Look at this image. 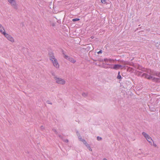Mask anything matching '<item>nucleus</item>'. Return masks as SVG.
Listing matches in <instances>:
<instances>
[{
  "label": "nucleus",
  "instance_id": "20e7f679",
  "mask_svg": "<svg viewBox=\"0 0 160 160\" xmlns=\"http://www.w3.org/2000/svg\"><path fill=\"white\" fill-rule=\"evenodd\" d=\"M8 2L10 3L12 6L15 9H17L18 6L15 0H8Z\"/></svg>",
  "mask_w": 160,
  "mask_h": 160
},
{
  "label": "nucleus",
  "instance_id": "f8f14e48",
  "mask_svg": "<svg viewBox=\"0 0 160 160\" xmlns=\"http://www.w3.org/2000/svg\"><path fill=\"white\" fill-rule=\"evenodd\" d=\"M86 146L87 148L89 150V151H92V149H91L90 145L88 144Z\"/></svg>",
  "mask_w": 160,
  "mask_h": 160
},
{
  "label": "nucleus",
  "instance_id": "b1692460",
  "mask_svg": "<svg viewBox=\"0 0 160 160\" xmlns=\"http://www.w3.org/2000/svg\"><path fill=\"white\" fill-rule=\"evenodd\" d=\"M102 53V50H100V51H99V52H98V54H101Z\"/></svg>",
  "mask_w": 160,
  "mask_h": 160
},
{
  "label": "nucleus",
  "instance_id": "bb28decb",
  "mask_svg": "<svg viewBox=\"0 0 160 160\" xmlns=\"http://www.w3.org/2000/svg\"><path fill=\"white\" fill-rule=\"evenodd\" d=\"M78 138H79V140H80V141H81V139H82V138L81 137V136H79L78 137Z\"/></svg>",
  "mask_w": 160,
  "mask_h": 160
},
{
  "label": "nucleus",
  "instance_id": "9b49d317",
  "mask_svg": "<svg viewBox=\"0 0 160 160\" xmlns=\"http://www.w3.org/2000/svg\"><path fill=\"white\" fill-rule=\"evenodd\" d=\"M147 141L150 143V144L151 145H152V142H153V140L151 138V139H147Z\"/></svg>",
  "mask_w": 160,
  "mask_h": 160
},
{
  "label": "nucleus",
  "instance_id": "412c9836",
  "mask_svg": "<svg viewBox=\"0 0 160 160\" xmlns=\"http://www.w3.org/2000/svg\"><path fill=\"white\" fill-rule=\"evenodd\" d=\"M120 68H121L122 69L125 68V65H120Z\"/></svg>",
  "mask_w": 160,
  "mask_h": 160
},
{
  "label": "nucleus",
  "instance_id": "f257e3e1",
  "mask_svg": "<svg viewBox=\"0 0 160 160\" xmlns=\"http://www.w3.org/2000/svg\"><path fill=\"white\" fill-rule=\"evenodd\" d=\"M138 69L143 72H146L147 74L143 73L142 75V77L150 79H152L154 82H160V72L150 69H148L139 66Z\"/></svg>",
  "mask_w": 160,
  "mask_h": 160
},
{
  "label": "nucleus",
  "instance_id": "4468645a",
  "mask_svg": "<svg viewBox=\"0 0 160 160\" xmlns=\"http://www.w3.org/2000/svg\"><path fill=\"white\" fill-rule=\"evenodd\" d=\"M122 64L125 66V65L128 64V62H127L124 61H122Z\"/></svg>",
  "mask_w": 160,
  "mask_h": 160
},
{
  "label": "nucleus",
  "instance_id": "dca6fc26",
  "mask_svg": "<svg viewBox=\"0 0 160 160\" xmlns=\"http://www.w3.org/2000/svg\"><path fill=\"white\" fill-rule=\"evenodd\" d=\"M119 74H120V72H119L118 75L117 76V78H118V79H120L122 78V77H121V76Z\"/></svg>",
  "mask_w": 160,
  "mask_h": 160
},
{
  "label": "nucleus",
  "instance_id": "7ed1b4c3",
  "mask_svg": "<svg viewBox=\"0 0 160 160\" xmlns=\"http://www.w3.org/2000/svg\"><path fill=\"white\" fill-rule=\"evenodd\" d=\"M54 78L56 83L58 84L64 85L66 83L65 81L62 78L56 76L54 77Z\"/></svg>",
  "mask_w": 160,
  "mask_h": 160
},
{
  "label": "nucleus",
  "instance_id": "6ab92c4d",
  "mask_svg": "<svg viewBox=\"0 0 160 160\" xmlns=\"http://www.w3.org/2000/svg\"><path fill=\"white\" fill-rule=\"evenodd\" d=\"M101 2L102 3L105 4L106 3V0H101Z\"/></svg>",
  "mask_w": 160,
  "mask_h": 160
},
{
  "label": "nucleus",
  "instance_id": "2eb2a0df",
  "mask_svg": "<svg viewBox=\"0 0 160 160\" xmlns=\"http://www.w3.org/2000/svg\"><path fill=\"white\" fill-rule=\"evenodd\" d=\"M82 95L83 96L85 97L87 96L88 94L87 93L83 92L82 93Z\"/></svg>",
  "mask_w": 160,
  "mask_h": 160
},
{
  "label": "nucleus",
  "instance_id": "4be33fe9",
  "mask_svg": "<svg viewBox=\"0 0 160 160\" xmlns=\"http://www.w3.org/2000/svg\"><path fill=\"white\" fill-rule=\"evenodd\" d=\"M152 142H153V144H152V145H153L154 147H156L157 146V145L154 143L153 141Z\"/></svg>",
  "mask_w": 160,
  "mask_h": 160
},
{
  "label": "nucleus",
  "instance_id": "393cba45",
  "mask_svg": "<svg viewBox=\"0 0 160 160\" xmlns=\"http://www.w3.org/2000/svg\"><path fill=\"white\" fill-rule=\"evenodd\" d=\"M64 141L66 142H68V139H65L64 140Z\"/></svg>",
  "mask_w": 160,
  "mask_h": 160
},
{
  "label": "nucleus",
  "instance_id": "a211bd4d",
  "mask_svg": "<svg viewBox=\"0 0 160 160\" xmlns=\"http://www.w3.org/2000/svg\"><path fill=\"white\" fill-rule=\"evenodd\" d=\"M80 20L79 18H74L72 20V21L73 22L79 21Z\"/></svg>",
  "mask_w": 160,
  "mask_h": 160
},
{
  "label": "nucleus",
  "instance_id": "6e6552de",
  "mask_svg": "<svg viewBox=\"0 0 160 160\" xmlns=\"http://www.w3.org/2000/svg\"><path fill=\"white\" fill-rule=\"evenodd\" d=\"M0 32L3 35H4L6 33L5 30L1 24H0Z\"/></svg>",
  "mask_w": 160,
  "mask_h": 160
},
{
  "label": "nucleus",
  "instance_id": "c85d7f7f",
  "mask_svg": "<svg viewBox=\"0 0 160 160\" xmlns=\"http://www.w3.org/2000/svg\"><path fill=\"white\" fill-rule=\"evenodd\" d=\"M103 160H108L105 158H103Z\"/></svg>",
  "mask_w": 160,
  "mask_h": 160
},
{
  "label": "nucleus",
  "instance_id": "f3484780",
  "mask_svg": "<svg viewBox=\"0 0 160 160\" xmlns=\"http://www.w3.org/2000/svg\"><path fill=\"white\" fill-rule=\"evenodd\" d=\"M97 139L98 141H101L102 140V138H101L99 136H98L97 137Z\"/></svg>",
  "mask_w": 160,
  "mask_h": 160
},
{
  "label": "nucleus",
  "instance_id": "0eeeda50",
  "mask_svg": "<svg viewBox=\"0 0 160 160\" xmlns=\"http://www.w3.org/2000/svg\"><path fill=\"white\" fill-rule=\"evenodd\" d=\"M63 55H64V56H63L64 57L65 59L68 60L70 62H72L73 63H74L76 62V61L75 59H73L72 58H71V57H69L68 55H66L64 54H63Z\"/></svg>",
  "mask_w": 160,
  "mask_h": 160
},
{
  "label": "nucleus",
  "instance_id": "c756f323",
  "mask_svg": "<svg viewBox=\"0 0 160 160\" xmlns=\"http://www.w3.org/2000/svg\"><path fill=\"white\" fill-rule=\"evenodd\" d=\"M59 137H60V138H62V137L61 136V135H59Z\"/></svg>",
  "mask_w": 160,
  "mask_h": 160
},
{
  "label": "nucleus",
  "instance_id": "5701e85b",
  "mask_svg": "<svg viewBox=\"0 0 160 160\" xmlns=\"http://www.w3.org/2000/svg\"><path fill=\"white\" fill-rule=\"evenodd\" d=\"M40 128L42 130L44 129V127L43 126H41L40 127Z\"/></svg>",
  "mask_w": 160,
  "mask_h": 160
},
{
  "label": "nucleus",
  "instance_id": "423d86ee",
  "mask_svg": "<svg viewBox=\"0 0 160 160\" xmlns=\"http://www.w3.org/2000/svg\"><path fill=\"white\" fill-rule=\"evenodd\" d=\"M116 59H112L111 58H106L104 59V61L106 63L107 65H110L109 63H114Z\"/></svg>",
  "mask_w": 160,
  "mask_h": 160
},
{
  "label": "nucleus",
  "instance_id": "f03ea898",
  "mask_svg": "<svg viewBox=\"0 0 160 160\" xmlns=\"http://www.w3.org/2000/svg\"><path fill=\"white\" fill-rule=\"evenodd\" d=\"M49 56L50 60L51 61L53 66L57 69L59 68V64L57 60L54 55V54L50 52L49 53Z\"/></svg>",
  "mask_w": 160,
  "mask_h": 160
},
{
  "label": "nucleus",
  "instance_id": "cd10ccee",
  "mask_svg": "<svg viewBox=\"0 0 160 160\" xmlns=\"http://www.w3.org/2000/svg\"><path fill=\"white\" fill-rule=\"evenodd\" d=\"M93 38H94V37H92H92H91V38L92 39H93Z\"/></svg>",
  "mask_w": 160,
  "mask_h": 160
},
{
  "label": "nucleus",
  "instance_id": "39448f33",
  "mask_svg": "<svg viewBox=\"0 0 160 160\" xmlns=\"http://www.w3.org/2000/svg\"><path fill=\"white\" fill-rule=\"evenodd\" d=\"M7 39L12 42H14V40L13 38L8 34L5 33L3 35Z\"/></svg>",
  "mask_w": 160,
  "mask_h": 160
},
{
  "label": "nucleus",
  "instance_id": "a878e982",
  "mask_svg": "<svg viewBox=\"0 0 160 160\" xmlns=\"http://www.w3.org/2000/svg\"><path fill=\"white\" fill-rule=\"evenodd\" d=\"M52 130L53 132H55L56 133H57V131L56 130V129H52Z\"/></svg>",
  "mask_w": 160,
  "mask_h": 160
},
{
  "label": "nucleus",
  "instance_id": "aec40b11",
  "mask_svg": "<svg viewBox=\"0 0 160 160\" xmlns=\"http://www.w3.org/2000/svg\"><path fill=\"white\" fill-rule=\"evenodd\" d=\"M113 65H112V64H110V65H109V67H107V68H111V67H113Z\"/></svg>",
  "mask_w": 160,
  "mask_h": 160
},
{
  "label": "nucleus",
  "instance_id": "9d476101",
  "mask_svg": "<svg viewBox=\"0 0 160 160\" xmlns=\"http://www.w3.org/2000/svg\"><path fill=\"white\" fill-rule=\"evenodd\" d=\"M120 65L114 64L113 65V67H111V69L115 70H117L120 68Z\"/></svg>",
  "mask_w": 160,
  "mask_h": 160
},
{
  "label": "nucleus",
  "instance_id": "7c9ffc66",
  "mask_svg": "<svg viewBox=\"0 0 160 160\" xmlns=\"http://www.w3.org/2000/svg\"><path fill=\"white\" fill-rule=\"evenodd\" d=\"M48 103L50 104L49 102H48Z\"/></svg>",
  "mask_w": 160,
  "mask_h": 160
},
{
  "label": "nucleus",
  "instance_id": "1a4fd4ad",
  "mask_svg": "<svg viewBox=\"0 0 160 160\" xmlns=\"http://www.w3.org/2000/svg\"><path fill=\"white\" fill-rule=\"evenodd\" d=\"M142 135L144 136L145 138L146 139H151V137L149 135L145 132H143L142 133Z\"/></svg>",
  "mask_w": 160,
  "mask_h": 160
},
{
  "label": "nucleus",
  "instance_id": "ddd939ff",
  "mask_svg": "<svg viewBox=\"0 0 160 160\" xmlns=\"http://www.w3.org/2000/svg\"><path fill=\"white\" fill-rule=\"evenodd\" d=\"M81 141H82L86 146L88 144L84 139H81Z\"/></svg>",
  "mask_w": 160,
  "mask_h": 160
}]
</instances>
